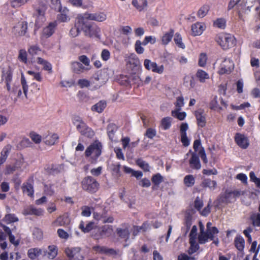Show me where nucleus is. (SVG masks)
I'll list each match as a JSON object with an SVG mask.
<instances>
[{"label":"nucleus","mask_w":260,"mask_h":260,"mask_svg":"<svg viewBox=\"0 0 260 260\" xmlns=\"http://www.w3.org/2000/svg\"><path fill=\"white\" fill-rule=\"evenodd\" d=\"M195 183V179L193 175H186L184 178V183L187 187L192 186Z\"/></svg>","instance_id":"42"},{"label":"nucleus","mask_w":260,"mask_h":260,"mask_svg":"<svg viewBox=\"0 0 260 260\" xmlns=\"http://www.w3.org/2000/svg\"><path fill=\"white\" fill-rule=\"evenodd\" d=\"M107 248L104 246L96 245L93 247L92 249L96 253L106 255Z\"/></svg>","instance_id":"46"},{"label":"nucleus","mask_w":260,"mask_h":260,"mask_svg":"<svg viewBox=\"0 0 260 260\" xmlns=\"http://www.w3.org/2000/svg\"><path fill=\"white\" fill-rule=\"evenodd\" d=\"M80 15L87 20H94L99 22L104 21L107 18L106 15L104 13H84Z\"/></svg>","instance_id":"11"},{"label":"nucleus","mask_w":260,"mask_h":260,"mask_svg":"<svg viewBox=\"0 0 260 260\" xmlns=\"http://www.w3.org/2000/svg\"><path fill=\"white\" fill-rule=\"evenodd\" d=\"M235 244L236 247L240 251H242L244 247L245 241L243 238L241 236H237L235 239Z\"/></svg>","instance_id":"40"},{"label":"nucleus","mask_w":260,"mask_h":260,"mask_svg":"<svg viewBox=\"0 0 260 260\" xmlns=\"http://www.w3.org/2000/svg\"><path fill=\"white\" fill-rule=\"evenodd\" d=\"M214 25L221 29H224L226 26L225 20L223 18H218L214 22Z\"/></svg>","instance_id":"55"},{"label":"nucleus","mask_w":260,"mask_h":260,"mask_svg":"<svg viewBox=\"0 0 260 260\" xmlns=\"http://www.w3.org/2000/svg\"><path fill=\"white\" fill-rule=\"evenodd\" d=\"M174 40L176 44L179 47L183 49L185 48V45L182 42V38L180 34L176 33Z\"/></svg>","instance_id":"56"},{"label":"nucleus","mask_w":260,"mask_h":260,"mask_svg":"<svg viewBox=\"0 0 260 260\" xmlns=\"http://www.w3.org/2000/svg\"><path fill=\"white\" fill-rule=\"evenodd\" d=\"M189 244L190 247L188 250V253L190 255L197 251L200 247L199 243L197 242L196 239H189Z\"/></svg>","instance_id":"27"},{"label":"nucleus","mask_w":260,"mask_h":260,"mask_svg":"<svg viewBox=\"0 0 260 260\" xmlns=\"http://www.w3.org/2000/svg\"><path fill=\"white\" fill-rule=\"evenodd\" d=\"M81 30H82V18L81 16L78 15L76 19L74 26L70 31V35L72 37H76L79 35Z\"/></svg>","instance_id":"13"},{"label":"nucleus","mask_w":260,"mask_h":260,"mask_svg":"<svg viewBox=\"0 0 260 260\" xmlns=\"http://www.w3.org/2000/svg\"><path fill=\"white\" fill-rule=\"evenodd\" d=\"M5 221L7 223H11L18 221V218L14 214H8L4 217Z\"/></svg>","instance_id":"48"},{"label":"nucleus","mask_w":260,"mask_h":260,"mask_svg":"<svg viewBox=\"0 0 260 260\" xmlns=\"http://www.w3.org/2000/svg\"><path fill=\"white\" fill-rule=\"evenodd\" d=\"M217 43L223 49H227L236 45L234 37L228 34H221L216 38Z\"/></svg>","instance_id":"4"},{"label":"nucleus","mask_w":260,"mask_h":260,"mask_svg":"<svg viewBox=\"0 0 260 260\" xmlns=\"http://www.w3.org/2000/svg\"><path fill=\"white\" fill-rule=\"evenodd\" d=\"M207 56L205 53H201L199 59V65L200 67H204L206 64Z\"/></svg>","instance_id":"59"},{"label":"nucleus","mask_w":260,"mask_h":260,"mask_svg":"<svg viewBox=\"0 0 260 260\" xmlns=\"http://www.w3.org/2000/svg\"><path fill=\"white\" fill-rule=\"evenodd\" d=\"M82 188L89 192H95L99 189V184L96 180L90 176L84 178L82 181Z\"/></svg>","instance_id":"6"},{"label":"nucleus","mask_w":260,"mask_h":260,"mask_svg":"<svg viewBox=\"0 0 260 260\" xmlns=\"http://www.w3.org/2000/svg\"><path fill=\"white\" fill-rule=\"evenodd\" d=\"M172 120V118L170 117L163 118L160 122V127L164 130L169 129L171 126Z\"/></svg>","instance_id":"32"},{"label":"nucleus","mask_w":260,"mask_h":260,"mask_svg":"<svg viewBox=\"0 0 260 260\" xmlns=\"http://www.w3.org/2000/svg\"><path fill=\"white\" fill-rule=\"evenodd\" d=\"M81 18L82 30L85 36L90 38H99L101 32L100 28L95 24L89 22L88 20L85 19L82 16H81Z\"/></svg>","instance_id":"2"},{"label":"nucleus","mask_w":260,"mask_h":260,"mask_svg":"<svg viewBox=\"0 0 260 260\" xmlns=\"http://www.w3.org/2000/svg\"><path fill=\"white\" fill-rule=\"evenodd\" d=\"M136 164L141 169H142L145 172L149 171V166L147 162L144 161L141 158H139L136 160Z\"/></svg>","instance_id":"44"},{"label":"nucleus","mask_w":260,"mask_h":260,"mask_svg":"<svg viewBox=\"0 0 260 260\" xmlns=\"http://www.w3.org/2000/svg\"><path fill=\"white\" fill-rule=\"evenodd\" d=\"M195 116L199 126L203 127L206 124V114L202 109H199L195 112Z\"/></svg>","instance_id":"17"},{"label":"nucleus","mask_w":260,"mask_h":260,"mask_svg":"<svg viewBox=\"0 0 260 260\" xmlns=\"http://www.w3.org/2000/svg\"><path fill=\"white\" fill-rule=\"evenodd\" d=\"M23 191L28 196H31L34 193L32 186L30 184H27L22 187Z\"/></svg>","instance_id":"52"},{"label":"nucleus","mask_w":260,"mask_h":260,"mask_svg":"<svg viewBox=\"0 0 260 260\" xmlns=\"http://www.w3.org/2000/svg\"><path fill=\"white\" fill-rule=\"evenodd\" d=\"M27 73L30 75L33 76L34 79L39 82L42 81L43 78L40 73L35 72L32 71H28Z\"/></svg>","instance_id":"60"},{"label":"nucleus","mask_w":260,"mask_h":260,"mask_svg":"<svg viewBox=\"0 0 260 260\" xmlns=\"http://www.w3.org/2000/svg\"><path fill=\"white\" fill-rule=\"evenodd\" d=\"M21 84L22 85V88L24 96L26 98H27V91H28V86L27 84L25 78L23 74H21Z\"/></svg>","instance_id":"47"},{"label":"nucleus","mask_w":260,"mask_h":260,"mask_svg":"<svg viewBox=\"0 0 260 260\" xmlns=\"http://www.w3.org/2000/svg\"><path fill=\"white\" fill-rule=\"evenodd\" d=\"M101 143L95 141L87 148L85 154L86 157H90L91 162H95L97 158L101 154Z\"/></svg>","instance_id":"5"},{"label":"nucleus","mask_w":260,"mask_h":260,"mask_svg":"<svg viewBox=\"0 0 260 260\" xmlns=\"http://www.w3.org/2000/svg\"><path fill=\"white\" fill-rule=\"evenodd\" d=\"M73 123L82 135L87 137H91L93 136V132L86 125L80 117H75L73 120Z\"/></svg>","instance_id":"7"},{"label":"nucleus","mask_w":260,"mask_h":260,"mask_svg":"<svg viewBox=\"0 0 260 260\" xmlns=\"http://www.w3.org/2000/svg\"><path fill=\"white\" fill-rule=\"evenodd\" d=\"M191 224L192 217L190 215L186 216L184 222V226L182 228V231L184 233L185 235H186L188 233Z\"/></svg>","instance_id":"36"},{"label":"nucleus","mask_w":260,"mask_h":260,"mask_svg":"<svg viewBox=\"0 0 260 260\" xmlns=\"http://www.w3.org/2000/svg\"><path fill=\"white\" fill-rule=\"evenodd\" d=\"M42 254V250L39 248L29 249L27 251V255L32 260L38 258Z\"/></svg>","instance_id":"22"},{"label":"nucleus","mask_w":260,"mask_h":260,"mask_svg":"<svg viewBox=\"0 0 260 260\" xmlns=\"http://www.w3.org/2000/svg\"><path fill=\"white\" fill-rule=\"evenodd\" d=\"M250 218L254 226H260V213H253L251 215Z\"/></svg>","instance_id":"51"},{"label":"nucleus","mask_w":260,"mask_h":260,"mask_svg":"<svg viewBox=\"0 0 260 260\" xmlns=\"http://www.w3.org/2000/svg\"><path fill=\"white\" fill-rule=\"evenodd\" d=\"M156 134V132L154 129L152 128H149L147 129L145 133V136L148 138L153 139Z\"/></svg>","instance_id":"64"},{"label":"nucleus","mask_w":260,"mask_h":260,"mask_svg":"<svg viewBox=\"0 0 260 260\" xmlns=\"http://www.w3.org/2000/svg\"><path fill=\"white\" fill-rule=\"evenodd\" d=\"M173 35L174 30L172 29L165 33L161 38L162 43L164 45L168 44L171 41Z\"/></svg>","instance_id":"38"},{"label":"nucleus","mask_w":260,"mask_h":260,"mask_svg":"<svg viewBox=\"0 0 260 260\" xmlns=\"http://www.w3.org/2000/svg\"><path fill=\"white\" fill-rule=\"evenodd\" d=\"M29 0H10V4L13 8H18L27 3Z\"/></svg>","instance_id":"41"},{"label":"nucleus","mask_w":260,"mask_h":260,"mask_svg":"<svg viewBox=\"0 0 260 260\" xmlns=\"http://www.w3.org/2000/svg\"><path fill=\"white\" fill-rule=\"evenodd\" d=\"M235 140L237 145L243 149H246L249 145L247 138L243 135L236 134Z\"/></svg>","instance_id":"18"},{"label":"nucleus","mask_w":260,"mask_h":260,"mask_svg":"<svg viewBox=\"0 0 260 260\" xmlns=\"http://www.w3.org/2000/svg\"><path fill=\"white\" fill-rule=\"evenodd\" d=\"M178 260H197L195 256H188L185 253H181L178 256Z\"/></svg>","instance_id":"62"},{"label":"nucleus","mask_w":260,"mask_h":260,"mask_svg":"<svg viewBox=\"0 0 260 260\" xmlns=\"http://www.w3.org/2000/svg\"><path fill=\"white\" fill-rule=\"evenodd\" d=\"M200 232L198 236V241L200 244H204L208 241V240H214L217 235L219 233L218 229L212 226L211 222H208L206 224V230L203 224L199 222Z\"/></svg>","instance_id":"1"},{"label":"nucleus","mask_w":260,"mask_h":260,"mask_svg":"<svg viewBox=\"0 0 260 260\" xmlns=\"http://www.w3.org/2000/svg\"><path fill=\"white\" fill-rule=\"evenodd\" d=\"M116 231L118 236L121 238L125 240L128 238L129 232L127 228H124V229L117 228Z\"/></svg>","instance_id":"35"},{"label":"nucleus","mask_w":260,"mask_h":260,"mask_svg":"<svg viewBox=\"0 0 260 260\" xmlns=\"http://www.w3.org/2000/svg\"><path fill=\"white\" fill-rule=\"evenodd\" d=\"M58 248L56 246L52 245L48 247V250L46 252L47 257L50 259H54L57 255Z\"/></svg>","instance_id":"23"},{"label":"nucleus","mask_w":260,"mask_h":260,"mask_svg":"<svg viewBox=\"0 0 260 260\" xmlns=\"http://www.w3.org/2000/svg\"><path fill=\"white\" fill-rule=\"evenodd\" d=\"M11 149L9 145L5 146L2 150L0 156V165L3 164L6 160Z\"/></svg>","instance_id":"25"},{"label":"nucleus","mask_w":260,"mask_h":260,"mask_svg":"<svg viewBox=\"0 0 260 260\" xmlns=\"http://www.w3.org/2000/svg\"><path fill=\"white\" fill-rule=\"evenodd\" d=\"M144 66L147 70L151 71L152 72L159 74H161L164 71V67L163 65L158 66L155 62L152 61L148 59L144 60Z\"/></svg>","instance_id":"8"},{"label":"nucleus","mask_w":260,"mask_h":260,"mask_svg":"<svg viewBox=\"0 0 260 260\" xmlns=\"http://www.w3.org/2000/svg\"><path fill=\"white\" fill-rule=\"evenodd\" d=\"M209 10V7L207 5L202 6L198 11L197 15L200 18L205 17Z\"/></svg>","instance_id":"49"},{"label":"nucleus","mask_w":260,"mask_h":260,"mask_svg":"<svg viewBox=\"0 0 260 260\" xmlns=\"http://www.w3.org/2000/svg\"><path fill=\"white\" fill-rule=\"evenodd\" d=\"M117 129V126L113 123L109 124L107 126V134L111 141H114L115 133Z\"/></svg>","instance_id":"33"},{"label":"nucleus","mask_w":260,"mask_h":260,"mask_svg":"<svg viewBox=\"0 0 260 260\" xmlns=\"http://www.w3.org/2000/svg\"><path fill=\"white\" fill-rule=\"evenodd\" d=\"M58 139V136L57 134L48 135L44 139V142L46 144L49 145H54Z\"/></svg>","instance_id":"31"},{"label":"nucleus","mask_w":260,"mask_h":260,"mask_svg":"<svg viewBox=\"0 0 260 260\" xmlns=\"http://www.w3.org/2000/svg\"><path fill=\"white\" fill-rule=\"evenodd\" d=\"M73 71L76 74H81L85 70H88L79 62H74L72 63Z\"/></svg>","instance_id":"30"},{"label":"nucleus","mask_w":260,"mask_h":260,"mask_svg":"<svg viewBox=\"0 0 260 260\" xmlns=\"http://www.w3.org/2000/svg\"><path fill=\"white\" fill-rule=\"evenodd\" d=\"M135 49L136 52L139 54L143 53L144 48L141 45V41L140 40H137L135 44Z\"/></svg>","instance_id":"57"},{"label":"nucleus","mask_w":260,"mask_h":260,"mask_svg":"<svg viewBox=\"0 0 260 260\" xmlns=\"http://www.w3.org/2000/svg\"><path fill=\"white\" fill-rule=\"evenodd\" d=\"M1 80L5 81L7 89L9 92L15 94L17 93L18 98L21 96L22 92L20 89H18L17 87H14L12 88H11V84L12 81V72L9 68L3 71Z\"/></svg>","instance_id":"3"},{"label":"nucleus","mask_w":260,"mask_h":260,"mask_svg":"<svg viewBox=\"0 0 260 260\" xmlns=\"http://www.w3.org/2000/svg\"><path fill=\"white\" fill-rule=\"evenodd\" d=\"M18 59L24 63L27 62V53L24 49L20 50L19 52Z\"/></svg>","instance_id":"58"},{"label":"nucleus","mask_w":260,"mask_h":260,"mask_svg":"<svg viewBox=\"0 0 260 260\" xmlns=\"http://www.w3.org/2000/svg\"><path fill=\"white\" fill-rule=\"evenodd\" d=\"M99 236L94 235L95 238L99 239L100 238H105L110 236L113 233V229L111 225H104L99 229Z\"/></svg>","instance_id":"16"},{"label":"nucleus","mask_w":260,"mask_h":260,"mask_svg":"<svg viewBox=\"0 0 260 260\" xmlns=\"http://www.w3.org/2000/svg\"><path fill=\"white\" fill-rule=\"evenodd\" d=\"M201 185L204 188H209L210 190H214L217 186V182L215 181L211 180L210 179H205L202 182Z\"/></svg>","instance_id":"26"},{"label":"nucleus","mask_w":260,"mask_h":260,"mask_svg":"<svg viewBox=\"0 0 260 260\" xmlns=\"http://www.w3.org/2000/svg\"><path fill=\"white\" fill-rule=\"evenodd\" d=\"M203 206V202L202 199L200 198V197H197L194 202V208L200 211L202 208Z\"/></svg>","instance_id":"61"},{"label":"nucleus","mask_w":260,"mask_h":260,"mask_svg":"<svg viewBox=\"0 0 260 260\" xmlns=\"http://www.w3.org/2000/svg\"><path fill=\"white\" fill-rule=\"evenodd\" d=\"M55 24L54 23H50L47 26L43 29L42 38H48L51 36L54 32Z\"/></svg>","instance_id":"21"},{"label":"nucleus","mask_w":260,"mask_h":260,"mask_svg":"<svg viewBox=\"0 0 260 260\" xmlns=\"http://www.w3.org/2000/svg\"><path fill=\"white\" fill-rule=\"evenodd\" d=\"M23 165V162L21 160H16L14 164H10L7 165L5 170V174L9 175L13 174L16 170L20 169Z\"/></svg>","instance_id":"19"},{"label":"nucleus","mask_w":260,"mask_h":260,"mask_svg":"<svg viewBox=\"0 0 260 260\" xmlns=\"http://www.w3.org/2000/svg\"><path fill=\"white\" fill-rule=\"evenodd\" d=\"M93 222H90L86 224V227H84L83 221H81L79 224V228L81 229L84 233H88L93 229Z\"/></svg>","instance_id":"45"},{"label":"nucleus","mask_w":260,"mask_h":260,"mask_svg":"<svg viewBox=\"0 0 260 260\" xmlns=\"http://www.w3.org/2000/svg\"><path fill=\"white\" fill-rule=\"evenodd\" d=\"M234 63L232 60L225 59L221 63L218 73L219 74H229L233 70Z\"/></svg>","instance_id":"10"},{"label":"nucleus","mask_w":260,"mask_h":260,"mask_svg":"<svg viewBox=\"0 0 260 260\" xmlns=\"http://www.w3.org/2000/svg\"><path fill=\"white\" fill-rule=\"evenodd\" d=\"M64 252L70 259L75 258L78 260H82L84 257L81 253V248L79 247H67Z\"/></svg>","instance_id":"9"},{"label":"nucleus","mask_w":260,"mask_h":260,"mask_svg":"<svg viewBox=\"0 0 260 260\" xmlns=\"http://www.w3.org/2000/svg\"><path fill=\"white\" fill-rule=\"evenodd\" d=\"M107 106V103L104 101H100L99 102L94 105L91 107V110L93 111L98 113H101L105 109Z\"/></svg>","instance_id":"29"},{"label":"nucleus","mask_w":260,"mask_h":260,"mask_svg":"<svg viewBox=\"0 0 260 260\" xmlns=\"http://www.w3.org/2000/svg\"><path fill=\"white\" fill-rule=\"evenodd\" d=\"M181 110L175 109L171 112L172 116L179 119L183 120L186 116V113L185 112H180Z\"/></svg>","instance_id":"37"},{"label":"nucleus","mask_w":260,"mask_h":260,"mask_svg":"<svg viewBox=\"0 0 260 260\" xmlns=\"http://www.w3.org/2000/svg\"><path fill=\"white\" fill-rule=\"evenodd\" d=\"M127 62L137 66L139 63V60L137 55L134 53L131 54L126 59Z\"/></svg>","instance_id":"43"},{"label":"nucleus","mask_w":260,"mask_h":260,"mask_svg":"<svg viewBox=\"0 0 260 260\" xmlns=\"http://www.w3.org/2000/svg\"><path fill=\"white\" fill-rule=\"evenodd\" d=\"M204 30V25L201 23H196L191 26L192 33L193 36L201 35Z\"/></svg>","instance_id":"24"},{"label":"nucleus","mask_w":260,"mask_h":260,"mask_svg":"<svg viewBox=\"0 0 260 260\" xmlns=\"http://www.w3.org/2000/svg\"><path fill=\"white\" fill-rule=\"evenodd\" d=\"M34 238L37 240H41L43 237V232L39 228H35L32 233Z\"/></svg>","instance_id":"53"},{"label":"nucleus","mask_w":260,"mask_h":260,"mask_svg":"<svg viewBox=\"0 0 260 260\" xmlns=\"http://www.w3.org/2000/svg\"><path fill=\"white\" fill-rule=\"evenodd\" d=\"M106 255L116 258L120 257L121 253L118 250H115L113 248H107Z\"/></svg>","instance_id":"39"},{"label":"nucleus","mask_w":260,"mask_h":260,"mask_svg":"<svg viewBox=\"0 0 260 260\" xmlns=\"http://www.w3.org/2000/svg\"><path fill=\"white\" fill-rule=\"evenodd\" d=\"M43 210L41 208H36L32 206L25 207L22 211V214L24 215L42 216L43 215Z\"/></svg>","instance_id":"15"},{"label":"nucleus","mask_w":260,"mask_h":260,"mask_svg":"<svg viewBox=\"0 0 260 260\" xmlns=\"http://www.w3.org/2000/svg\"><path fill=\"white\" fill-rule=\"evenodd\" d=\"M152 181L155 185H158L163 181V177L159 173H157L153 176Z\"/></svg>","instance_id":"54"},{"label":"nucleus","mask_w":260,"mask_h":260,"mask_svg":"<svg viewBox=\"0 0 260 260\" xmlns=\"http://www.w3.org/2000/svg\"><path fill=\"white\" fill-rule=\"evenodd\" d=\"M27 29V23L25 21L19 22L13 27V32L18 36H23L25 35Z\"/></svg>","instance_id":"12"},{"label":"nucleus","mask_w":260,"mask_h":260,"mask_svg":"<svg viewBox=\"0 0 260 260\" xmlns=\"http://www.w3.org/2000/svg\"><path fill=\"white\" fill-rule=\"evenodd\" d=\"M60 14L58 15L57 18L61 22H68L70 20L69 11L67 8L59 7Z\"/></svg>","instance_id":"20"},{"label":"nucleus","mask_w":260,"mask_h":260,"mask_svg":"<svg viewBox=\"0 0 260 260\" xmlns=\"http://www.w3.org/2000/svg\"><path fill=\"white\" fill-rule=\"evenodd\" d=\"M196 76L199 80L202 83L205 82L206 79H209V74L202 70H199L197 71Z\"/></svg>","instance_id":"34"},{"label":"nucleus","mask_w":260,"mask_h":260,"mask_svg":"<svg viewBox=\"0 0 260 260\" xmlns=\"http://www.w3.org/2000/svg\"><path fill=\"white\" fill-rule=\"evenodd\" d=\"M189 154L191 155V157L189 160L190 167L192 169L200 170L201 168V164L197 154L193 152L191 150L188 151L186 155L188 156Z\"/></svg>","instance_id":"14"},{"label":"nucleus","mask_w":260,"mask_h":260,"mask_svg":"<svg viewBox=\"0 0 260 260\" xmlns=\"http://www.w3.org/2000/svg\"><path fill=\"white\" fill-rule=\"evenodd\" d=\"M233 198L232 193L230 192L226 191L224 194L221 197L220 200L222 203H228L231 202V200Z\"/></svg>","instance_id":"50"},{"label":"nucleus","mask_w":260,"mask_h":260,"mask_svg":"<svg viewBox=\"0 0 260 260\" xmlns=\"http://www.w3.org/2000/svg\"><path fill=\"white\" fill-rule=\"evenodd\" d=\"M184 99L182 96H179L177 98V101L175 103L176 109L181 110V108L184 106Z\"/></svg>","instance_id":"63"},{"label":"nucleus","mask_w":260,"mask_h":260,"mask_svg":"<svg viewBox=\"0 0 260 260\" xmlns=\"http://www.w3.org/2000/svg\"><path fill=\"white\" fill-rule=\"evenodd\" d=\"M132 5L139 11L144 10L147 6V1L146 0H133Z\"/></svg>","instance_id":"28"}]
</instances>
